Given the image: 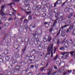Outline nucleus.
Segmentation results:
<instances>
[{
  "label": "nucleus",
  "instance_id": "nucleus-1",
  "mask_svg": "<svg viewBox=\"0 0 75 75\" xmlns=\"http://www.w3.org/2000/svg\"><path fill=\"white\" fill-rule=\"evenodd\" d=\"M54 45V44H52L51 46L50 47V46H51V45H50L48 47V49H47V51L48 52H50V51H51V55H53V46Z\"/></svg>",
  "mask_w": 75,
  "mask_h": 75
},
{
  "label": "nucleus",
  "instance_id": "nucleus-2",
  "mask_svg": "<svg viewBox=\"0 0 75 75\" xmlns=\"http://www.w3.org/2000/svg\"><path fill=\"white\" fill-rule=\"evenodd\" d=\"M4 7H5V5H2L1 7L0 13L1 15H2V16H3V14H4Z\"/></svg>",
  "mask_w": 75,
  "mask_h": 75
},
{
  "label": "nucleus",
  "instance_id": "nucleus-3",
  "mask_svg": "<svg viewBox=\"0 0 75 75\" xmlns=\"http://www.w3.org/2000/svg\"><path fill=\"white\" fill-rule=\"evenodd\" d=\"M30 41V39L28 38H26L25 39V45H28V42Z\"/></svg>",
  "mask_w": 75,
  "mask_h": 75
},
{
  "label": "nucleus",
  "instance_id": "nucleus-4",
  "mask_svg": "<svg viewBox=\"0 0 75 75\" xmlns=\"http://www.w3.org/2000/svg\"><path fill=\"white\" fill-rule=\"evenodd\" d=\"M15 69L17 71H20L21 69V67L20 66L17 65L16 66Z\"/></svg>",
  "mask_w": 75,
  "mask_h": 75
},
{
  "label": "nucleus",
  "instance_id": "nucleus-5",
  "mask_svg": "<svg viewBox=\"0 0 75 75\" xmlns=\"http://www.w3.org/2000/svg\"><path fill=\"white\" fill-rule=\"evenodd\" d=\"M58 22H57V19H56L54 21V22L53 23V24L52 26V28H53L54 27V26L57 24Z\"/></svg>",
  "mask_w": 75,
  "mask_h": 75
},
{
  "label": "nucleus",
  "instance_id": "nucleus-6",
  "mask_svg": "<svg viewBox=\"0 0 75 75\" xmlns=\"http://www.w3.org/2000/svg\"><path fill=\"white\" fill-rule=\"evenodd\" d=\"M64 45L65 46L66 48H68L69 47V44L67 42H65Z\"/></svg>",
  "mask_w": 75,
  "mask_h": 75
},
{
  "label": "nucleus",
  "instance_id": "nucleus-7",
  "mask_svg": "<svg viewBox=\"0 0 75 75\" xmlns=\"http://www.w3.org/2000/svg\"><path fill=\"white\" fill-rule=\"evenodd\" d=\"M26 72H27V71L25 70H23L22 71L21 73V75H25L26 74Z\"/></svg>",
  "mask_w": 75,
  "mask_h": 75
},
{
  "label": "nucleus",
  "instance_id": "nucleus-8",
  "mask_svg": "<svg viewBox=\"0 0 75 75\" xmlns=\"http://www.w3.org/2000/svg\"><path fill=\"white\" fill-rule=\"evenodd\" d=\"M44 25H45L46 28H48V26H49V24L48 23V22H45Z\"/></svg>",
  "mask_w": 75,
  "mask_h": 75
},
{
  "label": "nucleus",
  "instance_id": "nucleus-9",
  "mask_svg": "<svg viewBox=\"0 0 75 75\" xmlns=\"http://www.w3.org/2000/svg\"><path fill=\"white\" fill-rule=\"evenodd\" d=\"M48 70L50 71L48 73H47V75H50L51 74V71H52V69H51V68H50L48 69Z\"/></svg>",
  "mask_w": 75,
  "mask_h": 75
},
{
  "label": "nucleus",
  "instance_id": "nucleus-10",
  "mask_svg": "<svg viewBox=\"0 0 75 75\" xmlns=\"http://www.w3.org/2000/svg\"><path fill=\"white\" fill-rule=\"evenodd\" d=\"M4 53L5 55H7L8 54V50L7 49H5Z\"/></svg>",
  "mask_w": 75,
  "mask_h": 75
},
{
  "label": "nucleus",
  "instance_id": "nucleus-11",
  "mask_svg": "<svg viewBox=\"0 0 75 75\" xmlns=\"http://www.w3.org/2000/svg\"><path fill=\"white\" fill-rule=\"evenodd\" d=\"M58 1H59V0H57L55 3L54 4V7H56V5H57V4H59V3L58 2Z\"/></svg>",
  "mask_w": 75,
  "mask_h": 75
},
{
  "label": "nucleus",
  "instance_id": "nucleus-12",
  "mask_svg": "<svg viewBox=\"0 0 75 75\" xmlns=\"http://www.w3.org/2000/svg\"><path fill=\"white\" fill-rule=\"evenodd\" d=\"M35 13L37 15H40V12L38 11H35Z\"/></svg>",
  "mask_w": 75,
  "mask_h": 75
},
{
  "label": "nucleus",
  "instance_id": "nucleus-13",
  "mask_svg": "<svg viewBox=\"0 0 75 75\" xmlns=\"http://www.w3.org/2000/svg\"><path fill=\"white\" fill-rule=\"evenodd\" d=\"M24 3L25 5L26 6H30V5H28V4L29 3V1H25Z\"/></svg>",
  "mask_w": 75,
  "mask_h": 75
},
{
  "label": "nucleus",
  "instance_id": "nucleus-14",
  "mask_svg": "<svg viewBox=\"0 0 75 75\" xmlns=\"http://www.w3.org/2000/svg\"><path fill=\"white\" fill-rule=\"evenodd\" d=\"M42 5H44L45 6H47V2L46 1H42L41 2Z\"/></svg>",
  "mask_w": 75,
  "mask_h": 75
},
{
  "label": "nucleus",
  "instance_id": "nucleus-15",
  "mask_svg": "<svg viewBox=\"0 0 75 75\" xmlns=\"http://www.w3.org/2000/svg\"><path fill=\"white\" fill-rule=\"evenodd\" d=\"M15 69H11V74H14V73H15Z\"/></svg>",
  "mask_w": 75,
  "mask_h": 75
},
{
  "label": "nucleus",
  "instance_id": "nucleus-16",
  "mask_svg": "<svg viewBox=\"0 0 75 75\" xmlns=\"http://www.w3.org/2000/svg\"><path fill=\"white\" fill-rule=\"evenodd\" d=\"M14 56H15V57H18L19 56V54L16 52L14 54Z\"/></svg>",
  "mask_w": 75,
  "mask_h": 75
},
{
  "label": "nucleus",
  "instance_id": "nucleus-17",
  "mask_svg": "<svg viewBox=\"0 0 75 75\" xmlns=\"http://www.w3.org/2000/svg\"><path fill=\"white\" fill-rule=\"evenodd\" d=\"M47 41H48V42H51V38L50 37V36H48V38L47 39Z\"/></svg>",
  "mask_w": 75,
  "mask_h": 75
},
{
  "label": "nucleus",
  "instance_id": "nucleus-18",
  "mask_svg": "<svg viewBox=\"0 0 75 75\" xmlns=\"http://www.w3.org/2000/svg\"><path fill=\"white\" fill-rule=\"evenodd\" d=\"M36 7L37 8H38L39 10H40V9H41L42 6L41 5L37 6Z\"/></svg>",
  "mask_w": 75,
  "mask_h": 75
},
{
  "label": "nucleus",
  "instance_id": "nucleus-19",
  "mask_svg": "<svg viewBox=\"0 0 75 75\" xmlns=\"http://www.w3.org/2000/svg\"><path fill=\"white\" fill-rule=\"evenodd\" d=\"M38 49L39 50H42V46H41V45H40L38 46Z\"/></svg>",
  "mask_w": 75,
  "mask_h": 75
},
{
  "label": "nucleus",
  "instance_id": "nucleus-20",
  "mask_svg": "<svg viewBox=\"0 0 75 75\" xmlns=\"http://www.w3.org/2000/svg\"><path fill=\"white\" fill-rule=\"evenodd\" d=\"M74 25L70 26V27L69 28V30H71L73 29V28H74Z\"/></svg>",
  "mask_w": 75,
  "mask_h": 75
},
{
  "label": "nucleus",
  "instance_id": "nucleus-21",
  "mask_svg": "<svg viewBox=\"0 0 75 75\" xmlns=\"http://www.w3.org/2000/svg\"><path fill=\"white\" fill-rule=\"evenodd\" d=\"M57 65H61V60H59L56 62Z\"/></svg>",
  "mask_w": 75,
  "mask_h": 75
},
{
  "label": "nucleus",
  "instance_id": "nucleus-22",
  "mask_svg": "<svg viewBox=\"0 0 75 75\" xmlns=\"http://www.w3.org/2000/svg\"><path fill=\"white\" fill-rule=\"evenodd\" d=\"M7 34L5 35L4 37L3 38V39L4 40H5L6 39V38H7Z\"/></svg>",
  "mask_w": 75,
  "mask_h": 75
},
{
  "label": "nucleus",
  "instance_id": "nucleus-23",
  "mask_svg": "<svg viewBox=\"0 0 75 75\" xmlns=\"http://www.w3.org/2000/svg\"><path fill=\"white\" fill-rule=\"evenodd\" d=\"M25 29L27 30L28 28V25L26 24V25H25Z\"/></svg>",
  "mask_w": 75,
  "mask_h": 75
},
{
  "label": "nucleus",
  "instance_id": "nucleus-24",
  "mask_svg": "<svg viewBox=\"0 0 75 75\" xmlns=\"http://www.w3.org/2000/svg\"><path fill=\"white\" fill-rule=\"evenodd\" d=\"M50 56V52H49L46 55L45 57H49Z\"/></svg>",
  "mask_w": 75,
  "mask_h": 75
},
{
  "label": "nucleus",
  "instance_id": "nucleus-25",
  "mask_svg": "<svg viewBox=\"0 0 75 75\" xmlns=\"http://www.w3.org/2000/svg\"><path fill=\"white\" fill-rule=\"evenodd\" d=\"M28 22V20L27 19H25L23 21V23H26V24H27Z\"/></svg>",
  "mask_w": 75,
  "mask_h": 75
},
{
  "label": "nucleus",
  "instance_id": "nucleus-26",
  "mask_svg": "<svg viewBox=\"0 0 75 75\" xmlns=\"http://www.w3.org/2000/svg\"><path fill=\"white\" fill-rule=\"evenodd\" d=\"M13 4L14 5H15V3L11 2V3H10V4H8V6H11V5H12V4Z\"/></svg>",
  "mask_w": 75,
  "mask_h": 75
},
{
  "label": "nucleus",
  "instance_id": "nucleus-27",
  "mask_svg": "<svg viewBox=\"0 0 75 75\" xmlns=\"http://www.w3.org/2000/svg\"><path fill=\"white\" fill-rule=\"evenodd\" d=\"M30 27H32L33 28H35V25L34 24H32L30 25Z\"/></svg>",
  "mask_w": 75,
  "mask_h": 75
},
{
  "label": "nucleus",
  "instance_id": "nucleus-28",
  "mask_svg": "<svg viewBox=\"0 0 75 75\" xmlns=\"http://www.w3.org/2000/svg\"><path fill=\"white\" fill-rule=\"evenodd\" d=\"M25 64H26V62H25L23 61L22 62H21V65H22V66H23V65H25Z\"/></svg>",
  "mask_w": 75,
  "mask_h": 75
},
{
  "label": "nucleus",
  "instance_id": "nucleus-29",
  "mask_svg": "<svg viewBox=\"0 0 75 75\" xmlns=\"http://www.w3.org/2000/svg\"><path fill=\"white\" fill-rule=\"evenodd\" d=\"M22 40V39H21V38H18V42H21Z\"/></svg>",
  "mask_w": 75,
  "mask_h": 75
},
{
  "label": "nucleus",
  "instance_id": "nucleus-30",
  "mask_svg": "<svg viewBox=\"0 0 75 75\" xmlns=\"http://www.w3.org/2000/svg\"><path fill=\"white\" fill-rule=\"evenodd\" d=\"M42 10L43 11H46V8L45 7H43L42 8Z\"/></svg>",
  "mask_w": 75,
  "mask_h": 75
},
{
  "label": "nucleus",
  "instance_id": "nucleus-31",
  "mask_svg": "<svg viewBox=\"0 0 75 75\" xmlns=\"http://www.w3.org/2000/svg\"><path fill=\"white\" fill-rule=\"evenodd\" d=\"M64 47L62 46L59 48L60 50H64Z\"/></svg>",
  "mask_w": 75,
  "mask_h": 75
},
{
  "label": "nucleus",
  "instance_id": "nucleus-32",
  "mask_svg": "<svg viewBox=\"0 0 75 75\" xmlns=\"http://www.w3.org/2000/svg\"><path fill=\"white\" fill-rule=\"evenodd\" d=\"M30 57L31 58V59L33 60V61H34V59H35V57L34 56H30Z\"/></svg>",
  "mask_w": 75,
  "mask_h": 75
},
{
  "label": "nucleus",
  "instance_id": "nucleus-33",
  "mask_svg": "<svg viewBox=\"0 0 75 75\" xmlns=\"http://www.w3.org/2000/svg\"><path fill=\"white\" fill-rule=\"evenodd\" d=\"M10 58V57L9 56H7L6 57V59L7 61H8Z\"/></svg>",
  "mask_w": 75,
  "mask_h": 75
},
{
  "label": "nucleus",
  "instance_id": "nucleus-34",
  "mask_svg": "<svg viewBox=\"0 0 75 75\" xmlns=\"http://www.w3.org/2000/svg\"><path fill=\"white\" fill-rule=\"evenodd\" d=\"M12 62L13 64H15V63L18 62H17V61H16L15 60H13L12 61Z\"/></svg>",
  "mask_w": 75,
  "mask_h": 75
},
{
  "label": "nucleus",
  "instance_id": "nucleus-35",
  "mask_svg": "<svg viewBox=\"0 0 75 75\" xmlns=\"http://www.w3.org/2000/svg\"><path fill=\"white\" fill-rule=\"evenodd\" d=\"M58 55H57L54 58V60H56L57 59V58H58Z\"/></svg>",
  "mask_w": 75,
  "mask_h": 75
},
{
  "label": "nucleus",
  "instance_id": "nucleus-36",
  "mask_svg": "<svg viewBox=\"0 0 75 75\" xmlns=\"http://www.w3.org/2000/svg\"><path fill=\"white\" fill-rule=\"evenodd\" d=\"M65 54H68V52H64L63 53H62V55L63 56H64Z\"/></svg>",
  "mask_w": 75,
  "mask_h": 75
},
{
  "label": "nucleus",
  "instance_id": "nucleus-37",
  "mask_svg": "<svg viewBox=\"0 0 75 75\" xmlns=\"http://www.w3.org/2000/svg\"><path fill=\"white\" fill-rule=\"evenodd\" d=\"M68 10H69V8H66L64 10V11L65 13H67L68 11Z\"/></svg>",
  "mask_w": 75,
  "mask_h": 75
},
{
  "label": "nucleus",
  "instance_id": "nucleus-38",
  "mask_svg": "<svg viewBox=\"0 0 75 75\" xmlns=\"http://www.w3.org/2000/svg\"><path fill=\"white\" fill-rule=\"evenodd\" d=\"M69 43L70 44H73V41H72V40H70L69 41Z\"/></svg>",
  "mask_w": 75,
  "mask_h": 75
},
{
  "label": "nucleus",
  "instance_id": "nucleus-39",
  "mask_svg": "<svg viewBox=\"0 0 75 75\" xmlns=\"http://www.w3.org/2000/svg\"><path fill=\"white\" fill-rule=\"evenodd\" d=\"M58 11V9L55 8L54 10V13H55V14H56V12H57V11Z\"/></svg>",
  "mask_w": 75,
  "mask_h": 75
},
{
  "label": "nucleus",
  "instance_id": "nucleus-40",
  "mask_svg": "<svg viewBox=\"0 0 75 75\" xmlns=\"http://www.w3.org/2000/svg\"><path fill=\"white\" fill-rule=\"evenodd\" d=\"M57 20H58V21H62L61 20V18H57L56 19Z\"/></svg>",
  "mask_w": 75,
  "mask_h": 75
},
{
  "label": "nucleus",
  "instance_id": "nucleus-41",
  "mask_svg": "<svg viewBox=\"0 0 75 75\" xmlns=\"http://www.w3.org/2000/svg\"><path fill=\"white\" fill-rule=\"evenodd\" d=\"M59 14L58 13H56V14H55V17H56V18H58V15Z\"/></svg>",
  "mask_w": 75,
  "mask_h": 75
},
{
  "label": "nucleus",
  "instance_id": "nucleus-42",
  "mask_svg": "<svg viewBox=\"0 0 75 75\" xmlns=\"http://www.w3.org/2000/svg\"><path fill=\"white\" fill-rule=\"evenodd\" d=\"M26 50V49H23L22 50V52H23V53H24V52Z\"/></svg>",
  "mask_w": 75,
  "mask_h": 75
},
{
  "label": "nucleus",
  "instance_id": "nucleus-43",
  "mask_svg": "<svg viewBox=\"0 0 75 75\" xmlns=\"http://www.w3.org/2000/svg\"><path fill=\"white\" fill-rule=\"evenodd\" d=\"M66 2H67V1H66L65 2H64V3L61 6L62 7L64 6L65 5V4L66 3Z\"/></svg>",
  "mask_w": 75,
  "mask_h": 75
},
{
  "label": "nucleus",
  "instance_id": "nucleus-44",
  "mask_svg": "<svg viewBox=\"0 0 75 75\" xmlns=\"http://www.w3.org/2000/svg\"><path fill=\"white\" fill-rule=\"evenodd\" d=\"M36 8H37V6H34L33 8V10H35Z\"/></svg>",
  "mask_w": 75,
  "mask_h": 75
},
{
  "label": "nucleus",
  "instance_id": "nucleus-45",
  "mask_svg": "<svg viewBox=\"0 0 75 75\" xmlns=\"http://www.w3.org/2000/svg\"><path fill=\"white\" fill-rule=\"evenodd\" d=\"M58 71L60 73H62V69H59L58 70Z\"/></svg>",
  "mask_w": 75,
  "mask_h": 75
},
{
  "label": "nucleus",
  "instance_id": "nucleus-46",
  "mask_svg": "<svg viewBox=\"0 0 75 75\" xmlns=\"http://www.w3.org/2000/svg\"><path fill=\"white\" fill-rule=\"evenodd\" d=\"M42 54L40 55V56L42 58H43V57H44V53H43Z\"/></svg>",
  "mask_w": 75,
  "mask_h": 75
},
{
  "label": "nucleus",
  "instance_id": "nucleus-47",
  "mask_svg": "<svg viewBox=\"0 0 75 75\" xmlns=\"http://www.w3.org/2000/svg\"><path fill=\"white\" fill-rule=\"evenodd\" d=\"M68 25H66L65 26H63V27L62 28V29H63L64 28H65V27H68Z\"/></svg>",
  "mask_w": 75,
  "mask_h": 75
},
{
  "label": "nucleus",
  "instance_id": "nucleus-48",
  "mask_svg": "<svg viewBox=\"0 0 75 75\" xmlns=\"http://www.w3.org/2000/svg\"><path fill=\"white\" fill-rule=\"evenodd\" d=\"M46 16V14L45 13H43L42 15V16L43 17H45Z\"/></svg>",
  "mask_w": 75,
  "mask_h": 75
},
{
  "label": "nucleus",
  "instance_id": "nucleus-49",
  "mask_svg": "<svg viewBox=\"0 0 75 75\" xmlns=\"http://www.w3.org/2000/svg\"><path fill=\"white\" fill-rule=\"evenodd\" d=\"M26 13L27 14H31V12L26 11Z\"/></svg>",
  "mask_w": 75,
  "mask_h": 75
},
{
  "label": "nucleus",
  "instance_id": "nucleus-50",
  "mask_svg": "<svg viewBox=\"0 0 75 75\" xmlns=\"http://www.w3.org/2000/svg\"><path fill=\"white\" fill-rule=\"evenodd\" d=\"M0 62H4L3 59H0Z\"/></svg>",
  "mask_w": 75,
  "mask_h": 75
},
{
  "label": "nucleus",
  "instance_id": "nucleus-51",
  "mask_svg": "<svg viewBox=\"0 0 75 75\" xmlns=\"http://www.w3.org/2000/svg\"><path fill=\"white\" fill-rule=\"evenodd\" d=\"M60 18L62 21L64 20V16H61Z\"/></svg>",
  "mask_w": 75,
  "mask_h": 75
},
{
  "label": "nucleus",
  "instance_id": "nucleus-52",
  "mask_svg": "<svg viewBox=\"0 0 75 75\" xmlns=\"http://www.w3.org/2000/svg\"><path fill=\"white\" fill-rule=\"evenodd\" d=\"M32 19V16L31 15H30L29 16V20H31Z\"/></svg>",
  "mask_w": 75,
  "mask_h": 75
},
{
  "label": "nucleus",
  "instance_id": "nucleus-53",
  "mask_svg": "<svg viewBox=\"0 0 75 75\" xmlns=\"http://www.w3.org/2000/svg\"><path fill=\"white\" fill-rule=\"evenodd\" d=\"M59 43H60V41L59 40H58L57 42V45H58V44H59Z\"/></svg>",
  "mask_w": 75,
  "mask_h": 75
},
{
  "label": "nucleus",
  "instance_id": "nucleus-54",
  "mask_svg": "<svg viewBox=\"0 0 75 75\" xmlns=\"http://www.w3.org/2000/svg\"><path fill=\"white\" fill-rule=\"evenodd\" d=\"M43 41L44 42H47V39H46V38H45L43 40Z\"/></svg>",
  "mask_w": 75,
  "mask_h": 75
},
{
  "label": "nucleus",
  "instance_id": "nucleus-55",
  "mask_svg": "<svg viewBox=\"0 0 75 75\" xmlns=\"http://www.w3.org/2000/svg\"><path fill=\"white\" fill-rule=\"evenodd\" d=\"M69 13H72V12H71V11H73V10L72 9H69Z\"/></svg>",
  "mask_w": 75,
  "mask_h": 75
},
{
  "label": "nucleus",
  "instance_id": "nucleus-56",
  "mask_svg": "<svg viewBox=\"0 0 75 75\" xmlns=\"http://www.w3.org/2000/svg\"><path fill=\"white\" fill-rule=\"evenodd\" d=\"M44 68L42 67L40 69V71H42L44 70Z\"/></svg>",
  "mask_w": 75,
  "mask_h": 75
},
{
  "label": "nucleus",
  "instance_id": "nucleus-57",
  "mask_svg": "<svg viewBox=\"0 0 75 75\" xmlns=\"http://www.w3.org/2000/svg\"><path fill=\"white\" fill-rule=\"evenodd\" d=\"M37 3V2L36 1H34L33 2V3H34V4H36Z\"/></svg>",
  "mask_w": 75,
  "mask_h": 75
},
{
  "label": "nucleus",
  "instance_id": "nucleus-58",
  "mask_svg": "<svg viewBox=\"0 0 75 75\" xmlns=\"http://www.w3.org/2000/svg\"><path fill=\"white\" fill-rule=\"evenodd\" d=\"M52 28H50V30H49L50 32H52Z\"/></svg>",
  "mask_w": 75,
  "mask_h": 75
},
{
  "label": "nucleus",
  "instance_id": "nucleus-59",
  "mask_svg": "<svg viewBox=\"0 0 75 75\" xmlns=\"http://www.w3.org/2000/svg\"><path fill=\"white\" fill-rule=\"evenodd\" d=\"M65 41V39H64L62 42H61V44H62Z\"/></svg>",
  "mask_w": 75,
  "mask_h": 75
},
{
  "label": "nucleus",
  "instance_id": "nucleus-60",
  "mask_svg": "<svg viewBox=\"0 0 75 75\" xmlns=\"http://www.w3.org/2000/svg\"><path fill=\"white\" fill-rule=\"evenodd\" d=\"M56 73H57V71L54 72V73H53L52 74V75H56Z\"/></svg>",
  "mask_w": 75,
  "mask_h": 75
},
{
  "label": "nucleus",
  "instance_id": "nucleus-61",
  "mask_svg": "<svg viewBox=\"0 0 75 75\" xmlns=\"http://www.w3.org/2000/svg\"><path fill=\"white\" fill-rule=\"evenodd\" d=\"M65 57L66 58H68V57H69V54H67L65 55Z\"/></svg>",
  "mask_w": 75,
  "mask_h": 75
},
{
  "label": "nucleus",
  "instance_id": "nucleus-62",
  "mask_svg": "<svg viewBox=\"0 0 75 75\" xmlns=\"http://www.w3.org/2000/svg\"><path fill=\"white\" fill-rule=\"evenodd\" d=\"M34 66V65H31L30 66V68H33Z\"/></svg>",
  "mask_w": 75,
  "mask_h": 75
},
{
  "label": "nucleus",
  "instance_id": "nucleus-63",
  "mask_svg": "<svg viewBox=\"0 0 75 75\" xmlns=\"http://www.w3.org/2000/svg\"><path fill=\"white\" fill-rule=\"evenodd\" d=\"M72 16H71L70 15H69L67 17V18H70Z\"/></svg>",
  "mask_w": 75,
  "mask_h": 75
},
{
  "label": "nucleus",
  "instance_id": "nucleus-64",
  "mask_svg": "<svg viewBox=\"0 0 75 75\" xmlns=\"http://www.w3.org/2000/svg\"><path fill=\"white\" fill-rule=\"evenodd\" d=\"M73 34L75 35V30L72 33Z\"/></svg>",
  "mask_w": 75,
  "mask_h": 75
}]
</instances>
